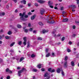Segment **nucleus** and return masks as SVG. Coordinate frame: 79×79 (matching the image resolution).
<instances>
[{
    "mask_svg": "<svg viewBox=\"0 0 79 79\" xmlns=\"http://www.w3.org/2000/svg\"><path fill=\"white\" fill-rule=\"evenodd\" d=\"M55 32H56V30L53 31L52 32V34L53 35L54 37H56V36H57L55 34Z\"/></svg>",
    "mask_w": 79,
    "mask_h": 79,
    "instance_id": "obj_7",
    "label": "nucleus"
},
{
    "mask_svg": "<svg viewBox=\"0 0 79 79\" xmlns=\"http://www.w3.org/2000/svg\"><path fill=\"white\" fill-rule=\"evenodd\" d=\"M33 72H37V69H33Z\"/></svg>",
    "mask_w": 79,
    "mask_h": 79,
    "instance_id": "obj_32",
    "label": "nucleus"
},
{
    "mask_svg": "<svg viewBox=\"0 0 79 79\" xmlns=\"http://www.w3.org/2000/svg\"><path fill=\"white\" fill-rule=\"evenodd\" d=\"M35 56V55H34V54H33L31 55V58H34Z\"/></svg>",
    "mask_w": 79,
    "mask_h": 79,
    "instance_id": "obj_22",
    "label": "nucleus"
},
{
    "mask_svg": "<svg viewBox=\"0 0 79 79\" xmlns=\"http://www.w3.org/2000/svg\"><path fill=\"white\" fill-rule=\"evenodd\" d=\"M6 73H12V71L8 68H7L6 69Z\"/></svg>",
    "mask_w": 79,
    "mask_h": 79,
    "instance_id": "obj_6",
    "label": "nucleus"
},
{
    "mask_svg": "<svg viewBox=\"0 0 79 79\" xmlns=\"http://www.w3.org/2000/svg\"><path fill=\"white\" fill-rule=\"evenodd\" d=\"M42 71H45V69H41Z\"/></svg>",
    "mask_w": 79,
    "mask_h": 79,
    "instance_id": "obj_55",
    "label": "nucleus"
},
{
    "mask_svg": "<svg viewBox=\"0 0 79 79\" xmlns=\"http://www.w3.org/2000/svg\"><path fill=\"white\" fill-rule=\"evenodd\" d=\"M67 52L69 53V52H71V50H70L69 49H67Z\"/></svg>",
    "mask_w": 79,
    "mask_h": 79,
    "instance_id": "obj_28",
    "label": "nucleus"
},
{
    "mask_svg": "<svg viewBox=\"0 0 79 79\" xmlns=\"http://www.w3.org/2000/svg\"><path fill=\"white\" fill-rule=\"evenodd\" d=\"M54 23H55V21L54 20H52L51 21H48V23H49V24H53Z\"/></svg>",
    "mask_w": 79,
    "mask_h": 79,
    "instance_id": "obj_9",
    "label": "nucleus"
},
{
    "mask_svg": "<svg viewBox=\"0 0 79 79\" xmlns=\"http://www.w3.org/2000/svg\"><path fill=\"white\" fill-rule=\"evenodd\" d=\"M5 15V12H2L0 14V16H4Z\"/></svg>",
    "mask_w": 79,
    "mask_h": 79,
    "instance_id": "obj_20",
    "label": "nucleus"
},
{
    "mask_svg": "<svg viewBox=\"0 0 79 79\" xmlns=\"http://www.w3.org/2000/svg\"><path fill=\"white\" fill-rule=\"evenodd\" d=\"M27 48H29L30 47V43L29 41H28L27 43Z\"/></svg>",
    "mask_w": 79,
    "mask_h": 79,
    "instance_id": "obj_15",
    "label": "nucleus"
},
{
    "mask_svg": "<svg viewBox=\"0 0 79 79\" xmlns=\"http://www.w3.org/2000/svg\"><path fill=\"white\" fill-rule=\"evenodd\" d=\"M1 32H4V31L3 30H1L0 31Z\"/></svg>",
    "mask_w": 79,
    "mask_h": 79,
    "instance_id": "obj_51",
    "label": "nucleus"
},
{
    "mask_svg": "<svg viewBox=\"0 0 79 79\" xmlns=\"http://www.w3.org/2000/svg\"><path fill=\"white\" fill-rule=\"evenodd\" d=\"M68 56H65L64 60H65V61H66L68 60Z\"/></svg>",
    "mask_w": 79,
    "mask_h": 79,
    "instance_id": "obj_30",
    "label": "nucleus"
},
{
    "mask_svg": "<svg viewBox=\"0 0 79 79\" xmlns=\"http://www.w3.org/2000/svg\"><path fill=\"white\" fill-rule=\"evenodd\" d=\"M44 77H46L47 79H49L50 78V76L49 74H48V72H46V73H45L44 76Z\"/></svg>",
    "mask_w": 79,
    "mask_h": 79,
    "instance_id": "obj_2",
    "label": "nucleus"
},
{
    "mask_svg": "<svg viewBox=\"0 0 79 79\" xmlns=\"http://www.w3.org/2000/svg\"><path fill=\"white\" fill-rule=\"evenodd\" d=\"M71 64L72 66H74V61H72L71 62Z\"/></svg>",
    "mask_w": 79,
    "mask_h": 79,
    "instance_id": "obj_18",
    "label": "nucleus"
},
{
    "mask_svg": "<svg viewBox=\"0 0 79 79\" xmlns=\"http://www.w3.org/2000/svg\"><path fill=\"white\" fill-rule=\"evenodd\" d=\"M5 39H10V36H6L5 37Z\"/></svg>",
    "mask_w": 79,
    "mask_h": 79,
    "instance_id": "obj_24",
    "label": "nucleus"
},
{
    "mask_svg": "<svg viewBox=\"0 0 79 79\" xmlns=\"http://www.w3.org/2000/svg\"><path fill=\"white\" fill-rule=\"evenodd\" d=\"M21 70L23 72V71H27L25 68H23Z\"/></svg>",
    "mask_w": 79,
    "mask_h": 79,
    "instance_id": "obj_21",
    "label": "nucleus"
},
{
    "mask_svg": "<svg viewBox=\"0 0 79 79\" xmlns=\"http://www.w3.org/2000/svg\"><path fill=\"white\" fill-rule=\"evenodd\" d=\"M61 74L62 75V76H64V72H63V70L62 69L61 70Z\"/></svg>",
    "mask_w": 79,
    "mask_h": 79,
    "instance_id": "obj_29",
    "label": "nucleus"
},
{
    "mask_svg": "<svg viewBox=\"0 0 79 79\" xmlns=\"http://www.w3.org/2000/svg\"><path fill=\"white\" fill-rule=\"evenodd\" d=\"M73 29H75L76 28V26L75 25L73 26Z\"/></svg>",
    "mask_w": 79,
    "mask_h": 79,
    "instance_id": "obj_40",
    "label": "nucleus"
},
{
    "mask_svg": "<svg viewBox=\"0 0 79 79\" xmlns=\"http://www.w3.org/2000/svg\"><path fill=\"white\" fill-rule=\"evenodd\" d=\"M21 68H20V67H18L17 68V69H20Z\"/></svg>",
    "mask_w": 79,
    "mask_h": 79,
    "instance_id": "obj_63",
    "label": "nucleus"
},
{
    "mask_svg": "<svg viewBox=\"0 0 79 79\" xmlns=\"http://www.w3.org/2000/svg\"><path fill=\"white\" fill-rule=\"evenodd\" d=\"M66 13V12H65L64 11H63L62 12V15H63V16H64V15H65V14Z\"/></svg>",
    "mask_w": 79,
    "mask_h": 79,
    "instance_id": "obj_33",
    "label": "nucleus"
},
{
    "mask_svg": "<svg viewBox=\"0 0 79 79\" xmlns=\"http://www.w3.org/2000/svg\"><path fill=\"white\" fill-rule=\"evenodd\" d=\"M51 1H49L48 2V4L49 5H51Z\"/></svg>",
    "mask_w": 79,
    "mask_h": 79,
    "instance_id": "obj_37",
    "label": "nucleus"
},
{
    "mask_svg": "<svg viewBox=\"0 0 79 79\" xmlns=\"http://www.w3.org/2000/svg\"><path fill=\"white\" fill-rule=\"evenodd\" d=\"M68 21V19L67 18H65L63 19V22H67Z\"/></svg>",
    "mask_w": 79,
    "mask_h": 79,
    "instance_id": "obj_14",
    "label": "nucleus"
},
{
    "mask_svg": "<svg viewBox=\"0 0 79 79\" xmlns=\"http://www.w3.org/2000/svg\"><path fill=\"white\" fill-rule=\"evenodd\" d=\"M60 71H61V70L60 69L58 68L57 69V73H60Z\"/></svg>",
    "mask_w": 79,
    "mask_h": 79,
    "instance_id": "obj_16",
    "label": "nucleus"
},
{
    "mask_svg": "<svg viewBox=\"0 0 79 79\" xmlns=\"http://www.w3.org/2000/svg\"><path fill=\"white\" fill-rule=\"evenodd\" d=\"M68 62L66 61L64 62V68H67L68 67Z\"/></svg>",
    "mask_w": 79,
    "mask_h": 79,
    "instance_id": "obj_8",
    "label": "nucleus"
},
{
    "mask_svg": "<svg viewBox=\"0 0 79 79\" xmlns=\"http://www.w3.org/2000/svg\"><path fill=\"white\" fill-rule=\"evenodd\" d=\"M38 40H42V38H41V37H39L38 38Z\"/></svg>",
    "mask_w": 79,
    "mask_h": 79,
    "instance_id": "obj_39",
    "label": "nucleus"
},
{
    "mask_svg": "<svg viewBox=\"0 0 79 79\" xmlns=\"http://www.w3.org/2000/svg\"><path fill=\"white\" fill-rule=\"evenodd\" d=\"M17 27L20 29V28H21V27H22L21 26V25L19 24L17 25Z\"/></svg>",
    "mask_w": 79,
    "mask_h": 79,
    "instance_id": "obj_23",
    "label": "nucleus"
},
{
    "mask_svg": "<svg viewBox=\"0 0 79 79\" xmlns=\"http://www.w3.org/2000/svg\"><path fill=\"white\" fill-rule=\"evenodd\" d=\"M8 34L9 35H10V34H11V32L9 31L8 32Z\"/></svg>",
    "mask_w": 79,
    "mask_h": 79,
    "instance_id": "obj_42",
    "label": "nucleus"
},
{
    "mask_svg": "<svg viewBox=\"0 0 79 79\" xmlns=\"http://www.w3.org/2000/svg\"><path fill=\"white\" fill-rule=\"evenodd\" d=\"M70 8H72V9H75L76 8V6L75 5H72L70 6Z\"/></svg>",
    "mask_w": 79,
    "mask_h": 79,
    "instance_id": "obj_5",
    "label": "nucleus"
},
{
    "mask_svg": "<svg viewBox=\"0 0 79 79\" xmlns=\"http://www.w3.org/2000/svg\"><path fill=\"white\" fill-rule=\"evenodd\" d=\"M50 8H53V6H50Z\"/></svg>",
    "mask_w": 79,
    "mask_h": 79,
    "instance_id": "obj_62",
    "label": "nucleus"
},
{
    "mask_svg": "<svg viewBox=\"0 0 79 79\" xmlns=\"http://www.w3.org/2000/svg\"><path fill=\"white\" fill-rule=\"evenodd\" d=\"M37 32V31L34 30L33 31V33H36V32Z\"/></svg>",
    "mask_w": 79,
    "mask_h": 79,
    "instance_id": "obj_47",
    "label": "nucleus"
},
{
    "mask_svg": "<svg viewBox=\"0 0 79 79\" xmlns=\"http://www.w3.org/2000/svg\"><path fill=\"white\" fill-rule=\"evenodd\" d=\"M23 40L24 41L27 42V40H26V37H25L23 38Z\"/></svg>",
    "mask_w": 79,
    "mask_h": 79,
    "instance_id": "obj_26",
    "label": "nucleus"
},
{
    "mask_svg": "<svg viewBox=\"0 0 79 79\" xmlns=\"http://www.w3.org/2000/svg\"><path fill=\"white\" fill-rule=\"evenodd\" d=\"M45 12V10L43 8H41L40 10V13L41 15H43Z\"/></svg>",
    "mask_w": 79,
    "mask_h": 79,
    "instance_id": "obj_3",
    "label": "nucleus"
},
{
    "mask_svg": "<svg viewBox=\"0 0 79 79\" xmlns=\"http://www.w3.org/2000/svg\"><path fill=\"white\" fill-rule=\"evenodd\" d=\"M39 24L40 25V26H43V24L41 22H39Z\"/></svg>",
    "mask_w": 79,
    "mask_h": 79,
    "instance_id": "obj_31",
    "label": "nucleus"
},
{
    "mask_svg": "<svg viewBox=\"0 0 79 79\" xmlns=\"http://www.w3.org/2000/svg\"><path fill=\"white\" fill-rule=\"evenodd\" d=\"M43 34H45V33H46V32H48V30H44L42 31Z\"/></svg>",
    "mask_w": 79,
    "mask_h": 79,
    "instance_id": "obj_10",
    "label": "nucleus"
},
{
    "mask_svg": "<svg viewBox=\"0 0 79 79\" xmlns=\"http://www.w3.org/2000/svg\"><path fill=\"white\" fill-rule=\"evenodd\" d=\"M77 4H79V0H77Z\"/></svg>",
    "mask_w": 79,
    "mask_h": 79,
    "instance_id": "obj_53",
    "label": "nucleus"
},
{
    "mask_svg": "<svg viewBox=\"0 0 79 79\" xmlns=\"http://www.w3.org/2000/svg\"><path fill=\"white\" fill-rule=\"evenodd\" d=\"M15 44V42H13L10 45V47H13V45H14Z\"/></svg>",
    "mask_w": 79,
    "mask_h": 79,
    "instance_id": "obj_19",
    "label": "nucleus"
},
{
    "mask_svg": "<svg viewBox=\"0 0 79 79\" xmlns=\"http://www.w3.org/2000/svg\"><path fill=\"white\" fill-rule=\"evenodd\" d=\"M20 8H23L24 7V6L23 5H20L19 6Z\"/></svg>",
    "mask_w": 79,
    "mask_h": 79,
    "instance_id": "obj_50",
    "label": "nucleus"
},
{
    "mask_svg": "<svg viewBox=\"0 0 79 79\" xmlns=\"http://www.w3.org/2000/svg\"><path fill=\"white\" fill-rule=\"evenodd\" d=\"M22 43V41H19V43H18V44H19V45H21V44Z\"/></svg>",
    "mask_w": 79,
    "mask_h": 79,
    "instance_id": "obj_41",
    "label": "nucleus"
},
{
    "mask_svg": "<svg viewBox=\"0 0 79 79\" xmlns=\"http://www.w3.org/2000/svg\"><path fill=\"white\" fill-rule=\"evenodd\" d=\"M76 35V34H73L72 35V37H74Z\"/></svg>",
    "mask_w": 79,
    "mask_h": 79,
    "instance_id": "obj_48",
    "label": "nucleus"
},
{
    "mask_svg": "<svg viewBox=\"0 0 79 79\" xmlns=\"http://www.w3.org/2000/svg\"><path fill=\"white\" fill-rule=\"evenodd\" d=\"M25 32H28V30L27 29H25Z\"/></svg>",
    "mask_w": 79,
    "mask_h": 79,
    "instance_id": "obj_45",
    "label": "nucleus"
},
{
    "mask_svg": "<svg viewBox=\"0 0 79 79\" xmlns=\"http://www.w3.org/2000/svg\"><path fill=\"white\" fill-rule=\"evenodd\" d=\"M28 6H31V3H29L28 4Z\"/></svg>",
    "mask_w": 79,
    "mask_h": 79,
    "instance_id": "obj_54",
    "label": "nucleus"
},
{
    "mask_svg": "<svg viewBox=\"0 0 79 79\" xmlns=\"http://www.w3.org/2000/svg\"><path fill=\"white\" fill-rule=\"evenodd\" d=\"M35 15L33 16H32L31 17V20H34V18H35Z\"/></svg>",
    "mask_w": 79,
    "mask_h": 79,
    "instance_id": "obj_13",
    "label": "nucleus"
},
{
    "mask_svg": "<svg viewBox=\"0 0 79 79\" xmlns=\"http://www.w3.org/2000/svg\"><path fill=\"white\" fill-rule=\"evenodd\" d=\"M28 15H32V13L31 12H29L28 13Z\"/></svg>",
    "mask_w": 79,
    "mask_h": 79,
    "instance_id": "obj_58",
    "label": "nucleus"
},
{
    "mask_svg": "<svg viewBox=\"0 0 79 79\" xmlns=\"http://www.w3.org/2000/svg\"><path fill=\"white\" fill-rule=\"evenodd\" d=\"M23 44L24 45H26V44H27V43L26 42V41H24Z\"/></svg>",
    "mask_w": 79,
    "mask_h": 79,
    "instance_id": "obj_36",
    "label": "nucleus"
},
{
    "mask_svg": "<svg viewBox=\"0 0 79 79\" xmlns=\"http://www.w3.org/2000/svg\"><path fill=\"white\" fill-rule=\"evenodd\" d=\"M73 44V43H72L70 41L69 42V44Z\"/></svg>",
    "mask_w": 79,
    "mask_h": 79,
    "instance_id": "obj_60",
    "label": "nucleus"
},
{
    "mask_svg": "<svg viewBox=\"0 0 79 79\" xmlns=\"http://www.w3.org/2000/svg\"><path fill=\"white\" fill-rule=\"evenodd\" d=\"M31 23H29L28 27H31Z\"/></svg>",
    "mask_w": 79,
    "mask_h": 79,
    "instance_id": "obj_56",
    "label": "nucleus"
},
{
    "mask_svg": "<svg viewBox=\"0 0 79 79\" xmlns=\"http://www.w3.org/2000/svg\"><path fill=\"white\" fill-rule=\"evenodd\" d=\"M50 53H49L46 56V57H48V56H50Z\"/></svg>",
    "mask_w": 79,
    "mask_h": 79,
    "instance_id": "obj_34",
    "label": "nucleus"
},
{
    "mask_svg": "<svg viewBox=\"0 0 79 79\" xmlns=\"http://www.w3.org/2000/svg\"><path fill=\"white\" fill-rule=\"evenodd\" d=\"M54 9H55V10H58V8H57V7L56 6H55L54 7Z\"/></svg>",
    "mask_w": 79,
    "mask_h": 79,
    "instance_id": "obj_52",
    "label": "nucleus"
},
{
    "mask_svg": "<svg viewBox=\"0 0 79 79\" xmlns=\"http://www.w3.org/2000/svg\"><path fill=\"white\" fill-rule=\"evenodd\" d=\"M24 57H22L20 58V62H21V61L22 60H24Z\"/></svg>",
    "mask_w": 79,
    "mask_h": 79,
    "instance_id": "obj_27",
    "label": "nucleus"
},
{
    "mask_svg": "<svg viewBox=\"0 0 79 79\" xmlns=\"http://www.w3.org/2000/svg\"><path fill=\"white\" fill-rule=\"evenodd\" d=\"M42 65V64H39L38 66L37 67L38 68H39V69H40V68H41V65Z\"/></svg>",
    "mask_w": 79,
    "mask_h": 79,
    "instance_id": "obj_17",
    "label": "nucleus"
},
{
    "mask_svg": "<svg viewBox=\"0 0 79 79\" xmlns=\"http://www.w3.org/2000/svg\"><path fill=\"white\" fill-rule=\"evenodd\" d=\"M13 1H14L15 3H16V2H17V0H13Z\"/></svg>",
    "mask_w": 79,
    "mask_h": 79,
    "instance_id": "obj_57",
    "label": "nucleus"
},
{
    "mask_svg": "<svg viewBox=\"0 0 79 79\" xmlns=\"http://www.w3.org/2000/svg\"><path fill=\"white\" fill-rule=\"evenodd\" d=\"M55 69H53L51 71V73H54V72H55Z\"/></svg>",
    "mask_w": 79,
    "mask_h": 79,
    "instance_id": "obj_43",
    "label": "nucleus"
},
{
    "mask_svg": "<svg viewBox=\"0 0 79 79\" xmlns=\"http://www.w3.org/2000/svg\"><path fill=\"white\" fill-rule=\"evenodd\" d=\"M38 3H45V2H46L45 1H44V0H39L38 1Z\"/></svg>",
    "mask_w": 79,
    "mask_h": 79,
    "instance_id": "obj_4",
    "label": "nucleus"
},
{
    "mask_svg": "<svg viewBox=\"0 0 79 79\" xmlns=\"http://www.w3.org/2000/svg\"><path fill=\"white\" fill-rule=\"evenodd\" d=\"M23 73V72L21 70L18 71V74L19 76H21V73Z\"/></svg>",
    "mask_w": 79,
    "mask_h": 79,
    "instance_id": "obj_11",
    "label": "nucleus"
},
{
    "mask_svg": "<svg viewBox=\"0 0 79 79\" xmlns=\"http://www.w3.org/2000/svg\"><path fill=\"white\" fill-rule=\"evenodd\" d=\"M5 36L4 35H3L2 36L0 35V39H3V37Z\"/></svg>",
    "mask_w": 79,
    "mask_h": 79,
    "instance_id": "obj_25",
    "label": "nucleus"
},
{
    "mask_svg": "<svg viewBox=\"0 0 79 79\" xmlns=\"http://www.w3.org/2000/svg\"><path fill=\"white\" fill-rule=\"evenodd\" d=\"M52 69L51 68L48 69V71H49V72H51V71H52Z\"/></svg>",
    "mask_w": 79,
    "mask_h": 79,
    "instance_id": "obj_35",
    "label": "nucleus"
},
{
    "mask_svg": "<svg viewBox=\"0 0 79 79\" xmlns=\"http://www.w3.org/2000/svg\"><path fill=\"white\" fill-rule=\"evenodd\" d=\"M21 3H23H23L24 5H26V0H23V1H21Z\"/></svg>",
    "mask_w": 79,
    "mask_h": 79,
    "instance_id": "obj_12",
    "label": "nucleus"
},
{
    "mask_svg": "<svg viewBox=\"0 0 79 79\" xmlns=\"http://www.w3.org/2000/svg\"><path fill=\"white\" fill-rule=\"evenodd\" d=\"M10 79V76H8L7 77V79Z\"/></svg>",
    "mask_w": 79,
    "mask_h": 79,
    "instance_id": "obj_49",
    "label": "nucleus"
},
{
    "mask_svg": "<svg viewBox=\"0 0 79 79\" xmlns=\"http://www.w3.org/2000/svg\"><path fill=\"white\" fill-rule=\"evenodd\" d=\"M6 8H7V9L9 8V6H8V5H7L6 6Z\"/></svg>",
    "mask_w": 79,
    "mask_h": 79,
    "instance_id": "obj_59",
    "label": "nucleus"
},
{
    "mask_svg": "<svg viewBox=\"0 0 79 79\" xmlns=\"http://www.w3.org/2000/svg\"><path fill=\"white\" fill-rule=\"evenodd\" d=\"M33 29V28H30L29 30V31H32Z\"/></svg>",
    "mask_w": 79,
    "mask_h": 79,
    "instance_id": "obj_44",
    "label": "nucleus"
},
{
    "mask_svg": "<svg viewBox=\"0 0 79 79\" xmlns=\"http://www.w3.org/2000/svg\"><path fill=\"white\" fill-rule=\"evenodd\" d=\"M63 7H61L60 8V10H63Z\"/></svg>",
    "mask_w": 79,
    "mask_h": 79,
    "instance_id": "obj_61",
    "label": "nucleus"
},
{
    "mask_svg": "<svg viewBox=\"0 0 79 79\" xmlns=\"http://www.w3.org/2000/svg\"><path fill=\"white\" fill-rule=\"evenodd\" d=\"M35 6H38V4L37 3H35Z\"/></svg>",
    "mask_w": 79,
    "mask_h": 79,
    "instance_id": "obj_38",
    "label": "nucleus"
},
{
    "mask_svg": "<svg viewBox=\"0 0 79 79\" xmlns=\"http://www.w3.org/2000/svg\"><path fill=\"white\" fill-rule=\"evenodd\" d=\"M64 37H63L62 38V41H64Z\"/></svg>",
    "mask_w": 79,
    "mask_h": 79,
    "instance_id": "obj_46",
    "label": "nucleus"
},
{
    "mask_svg": "<svg viewBox=\"0 0 79 79\" xmlns=\"http://www.w3.org/2000/svg\"><path fill=\"white\" fill-rule=\"evenodd\" d=\"M3 61V60L2 59H0V62H2Z\"/></svg>",
    "mask_w": 79,
    "mask_h": 79,
    "instance_id": "obj_64",
    "label": "nucleus"
},
{
    "mask_svg": "<svg viewBox=\"0 0 79 79\" xmlns=\"http://www.w3.org/2000/svg\"><path fill=\"white\" fill-rule=\"evenodd\" d=\"M19 15L21 16L20 19L22 21H25V19L24 18H24H28V15H26V13L25 12H23L22 14V13H20L19 14Z\"/></svg>",
    "mask_w": 79,
    "mask_h": 79,
    "instance_id": "obj_1",
    "label": "nucleus"
}]
</instances>
